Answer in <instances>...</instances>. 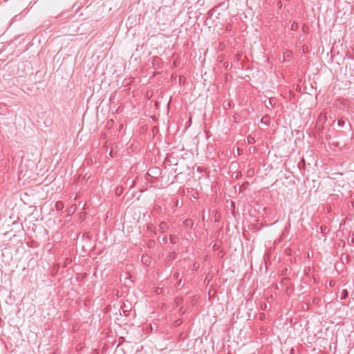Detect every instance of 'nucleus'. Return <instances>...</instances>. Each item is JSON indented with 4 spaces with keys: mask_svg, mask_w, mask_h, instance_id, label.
I'll return each mask as SVG.
<instances>
[{
    "mask_svg": "<svg viewBox=\"0 0 354 354\" xmlns=\"http://www.w3.org/2000/svg\"><path fill=\"white\" fill-rule=\"evenodd\" d=\"M167 225L165 222H161L159 225V229L158 230L160 232H165L166 231V230L167 229Z\"/></svg>",
    "mask_w": 354,
    "mask_h": 354,
    "instance_id": "nucleus-1",
    "label": "nucleus"
},
{
    "mask_svg": "<svg viewBox=\"0 0 354 354\" xmlns=\"http://www.w3.org/2000/svg\"><path fill=\"white\" fill-rule=\"evenodd\" d=\"M183 225L187 227H192L194 225V221L192 219H186L184 221Z\"/></svg>",
    "mask_w": 354,
    "mask_h": 354,
    "instance_id": "nucleus-2",
    "label": "nucleus"
},
{
    "mask_svg": "<svg viewBox=\"0 0 354 354\" xmlns=\"http://www.w3.org/2000/svg\"><path fill=\"white\" fill-rule=\"evenodd\" d=\"M55 208L57 211H60L64 208V204L62 202H57L55 204Z\"/></svg>",
    "mask_w": 354,
    "mask_h": 354,
    "instance_id": "nucleus-3",
    "label": "nucleus"
},
{
    "mask_svg": "<svg viewBox=\"0 0 354 354\" xmlns=\"http://www.w3.org/2000/svg\"><path fill=\"white\" fill-rule=\"evenodd\" d=\"M298 28V24L297 22H293L291 25V29L292 30H295Z\"/></svg>",
    "mask_w": 354,
    "mask_h": 354,
    "instance_id": "nucleus-4",
    "label": "nucleus"
},
{
    "mask_svg": "<svg viewBox=\"0 0 354 354\" xmlns=\"http://www.w3.org/2000/svg\"><path fill=\"white\" fill-rule=\"evenodd\" d=\"M149 256L146 255V256H142V262L145 263V264H147V263L148 262V260H149Z\"/></svg>",
    "mask_w": 354,
    "mask_h": 354,
    "instance_id": "nucleus-5",
    "label": "nucleus"
},
{
    "mask_svg": "<svg viewBox=\"0 0 354 354\" xmlns=\"http://www.w3.org/2000/svg\"><path fill=\"white\" fill-rule=\"evenodd\" d=\"M347 291L346 290H344L342 292V295H341V299H345L346 297H347Z\"/></svg>",
    "mask_w": 354,
    "mask_h": 354,
    "instance_id": "nucleus-6",
    "label": "nucleus"
},
{
    "mask_svg": "<svg viewBox=\"0 0 354 354\" xmlns=\"http://www.w3.org/2000/svg\"><path fill=\"white\" fill-rule=\"evenodd\" d=\"M337 124L339 126V127H343L344 126L345 124V122L344 120H339L337 121Z\"/></svg>",
    "mask_w": 354,
    "mask_h": 354,
    "instance_id": "nucleus-7",
    "label": "nucleus"
},
{
    "mask_svg": "<svg viewBox=\"0 0 354 354\" xmlns=\"http://www.w3.org/2000/svg\"><path fill=\"white\" fill-rule=\"evenodd\" d=\"M170 241H171V243H176V237L174 236H171Z\"/></svg>",
    "mask_w": 354,
    "mask_h": 354,
    "instance_id": "nucleus-8",
    "label": "nucleus"
},
{
    "mask_svg": "<svg viewBox=\"0 0 354 354\" xmlns=\"http://www.w3.org/2000/svg\"><path fill=\"white\" fill-rule=\"evenodd\" d=\"M175 302H176V304L177 306H178V305H180L182 303V299L181 298H176Z\"/></svg>",
    "mask_w": 354,
    "mask_h": 354,
    "instance_id": "nucleus-9",
    "label": "nucleus"
},
{
    "mask_svg": "<svg viewBox=\"0 0 354 354\" xmlns=\"http://www.w3.org/2000/svg\"><path fill=\"white\" fill-rule=\"evenodd\" d=\"M278 6L281 8H282V2L281 1H279L277 3Z\"/></svg>",
    "mask_w": 354,
    "mask_h": 354,
    "instance_id": "nucleus-10",
    "label": "nucleus"
},
{
    "mask_svg": "<svg viewBox=\"0 0 354 354\" xmlns=\"http://www.w3.org/2000/svg\"><path fill=\"white\" fill-rule=\"evenodd\" d=\"M266 306H267V305H266V304H263V305H261V309H265V308H266Z\"/></svg>",
    "mask_w": 354,
    "mask_h": 354,
    "instance_id": "nucleus-11",
    "label": "nucleus"
},
{
    "mask_svg": "<svg viewBox=\"0 0 354 354\" xmlns=\"http://www.w3.org/2000/svg\"><path fill=\"white\" fill-rule=\"evenodd\" d=\"M174 277L177 279L179 277V273H175Z\"/></svg>",
    "mask_w": 354,
    "mask_h": 354,
    "instance_id": "nucleus-12",
    "label": "nucleus"
},
{
    "mask_svg": "<svg viewBox=\"0 0 354 354\" xmlns=\"http://www.w3.org/2000/svg\"><path fill=\"white\" fill-rule=\"evenodd\" d=\"M268 102L270 105L272 106V100H269Z\"/></svg>",
    "mask_w": 354,
    "mask_h": 354,
    "instance_id": "nucleus-13",
    "label": "nucleus"
},
{
    "mask_svg": "<svg viewBox=\"0 0 354 354\" xmlns=\"http://www.w3.org/2000/svg\"><path fill=\"white\" fill-rule=\"evenodd\" d=\"M180 283H181V280L180 279V280L178 281V286H180Z\"/></svg>",
    "mask_w": 354,
    "mask_h": 354,
    "instance_id": "nucleus-14",
    "label": "nucleus"
},
{
    "mask_svg": "<svg viewBox=\"0 0 354 354\" xmlns=\"http://www.w3.org/2000/svg\"><path fill=\"white\" fill-rule=\"evenodd\" d=\"M230 29L229 26H227V30Z\"/></svg>",
    "mask_w": 354,
    "mask_h": 354,
    "instance_id": "nucleus-15",
    "label": "nucleus"
},
{
    "mask_svg": "<svg viewBox=\"0 0 354 354\" xmlns=\"http://www.w3.org/2000/svg\"><path fill=\"white\" fill-rule=\"evenodd\" d=\"M230 29L229 26H227V30Z\"/></svg>",
    "mask_w": 354,
    "mask_h": 354,
    "instance_id": "nucleus-16",
    "label": "nucleus"
}]
</instances>
